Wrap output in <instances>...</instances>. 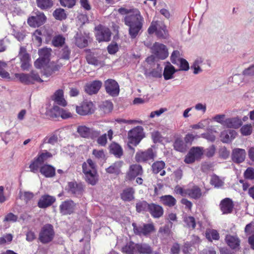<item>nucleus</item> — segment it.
Listing matches in <instances>:
<instances>
[{
    "mask_svg": "<svg viewBox=\"0 0 254 254\" xmlns=\"http://www.w3.org/2000/svg\"><path fill=\"white\" fill-rule=\"evenodd\" d=\"M133 230L135 235L141 236H147L155 231V228L153 223L145 224L137 226L135 223L132 224Z\"/></svg>",
    "mask_w": 254,
    "mask_h": 254,
    "instance_id": "nucleus-6",
    "label": "nucleus"
},
{
    "mask_svg": "<svg viewBox=\"0 0 254 254\" xmlns=\"http://www.w3.org/2000/svg\"><path fill=\"white\" fill-rule=\"evenodd\" d=\"M34 194L33 192L30 191H20L19 192V198L22 200H24L26 203H27L30 200H31L34 197Z\"/></svg>",
    "mask_w": 254,
    "mask_h": 254,
    "instance_id": "nucleus-50",
    "label": "nucleus"
},
{
    "mask_svg": "<svg viewBox=\"0 0 254 254\" xmlns=\"http://www.w3.org/2000/svg\"><path fill=\"white\" fill-rule=\"evenodd\" d=\"M135 190L132 187L124 189L120 194L121 198L124 201H131L134 199Z\"/></svg>",
    "mask_w": 254,
    "mask_h": 254,
    "instance_id": "nucleus-29",
    "label": "nucleus"
},
{
    "mask_svg": "<svg viewBox=\"0 0 254 254\" xmlns=\"http://www.w3.org/2000/svg\"><path fill=\"white\" fill-rule=\"evenodd\" d=\"M55 201L56 198L54 196L44 194L39 199L37 206L40 208L45 209L51 206Z\"/></svg>",
    "mask_w": 254,
    "mask_h": 254,
    "instance_id": "nucleus-21",
    "label": "nucleus"
},
{
    "mask_svg": "<svg viewBox=\"0 0 254 254\" xmlns=\"http://www.w3.org/2000/svg\"><path fill=\"white\" fill-rule=\"evenodd\" d=\"M246 156V152L245 149L237 148L232 150L231 158L234 162L239 164L245 161Z\"/></svg>",
    "mask_w": 254,
    "mask_h": 254,
    "instance_id": "nucleus-22",
    "label": "nucleus"
},
{
    "mask_svg": "<svg viewBox=\"0 0 254 254\" xmlns=\"http://www.w3.org/2000/svg\"><path fill=\"white\" fill-rule=\"evenodd\" d=\"M111 36V31L108 28L105 27H100L96 34V40L99 42L109 41Z\"/></svg>",
    "mask_w": 254,
    "mask_h": 254,
    "instance_id": "nucleus-18",
    "label": "nucleus"
},
{
    "mask_svg": "<svg viewBox=\"0 0 254 254\" xmlns=\"http://www.w3.org/2000/svg\"><path fill=\"white\" fill-rule=\"evenodd\" d=\"M86 52L85 59L88 64L94 66H102L103 64V62L97 54L91 52L89 49L86 50Z\"/></svg>",
    "mask_w": 254,
    "mask_h": 254,
    "instance_id": "nucleus-20",
    "label": "nucleus"
},
{
    "mask_svg": "<svg viewBox=\"0 0 254 254\" xmlns=\"http://www.w3.org/2000/svg\"><path fill=\"white\" fill-rule=\"evenodd\" d=\"M35 14V16H31L28 18L27 23L30 27H38L45 23L47 17L43 12L38 10Z\"/></svg>",
    "mask_w": 254,
    "mask_h": 254,
    "instance_id": "nucleus-9",
    "label": "nucleus"
},
{
    "mask_svg": "<svg viewBox=\"0 0 254 254\" xmlns=\"http://www.w3.org/2000/svg\"><path fill=\"white\" fill-rule=\"evenodd\" d=\"M75 43L77 47L82 48L88 45V40L86 37L82 34L77 33L75 37Z\"/></svg>",
    "mask_w": 254,
    "mask_h": 254,
    "instance_id": "nucleus-38",
    "label": "nucleus"
},
{
    "mask_svg": "<svg viewBox=\"0 0 254 254\" xmlns=\"http://www.w3.org/2000/svg\"><path fill=\"white\" fill-rule=\"evenodd\" d=\"M176 71L175 67L170 64L166 65L163 72L164 79L167 80L172 78L173 75Z\"/></svg>",
    "mask_w": 254,
    "mask_h": 254,
    "instance_id": "nucleus-40",
    "label": "nucleus"
},
{
    "mask_svg": "<svg viewBox=\"0 0 254 254\" xmlns=\"http://www.w3.org/2000/svg\"><path fill=\"white\" fill-rule=\"evenodd\" d=\"M76 203L72 200H65L60 205V211L62 215H66L73 213L75 210Z\"/></svg>",
    "mask_w": 254,
    "mask_h": 254,
    "instance_id": "nucleus-15",
    "label": "nucleus"
},
{
    "mask_svg": "<svg viewBox=\"0 0 254 254\" xmlns=\"http://www.w3.org/2000/svg\"><path fill=\"white\" fill-rule=\"evenodd\" d=\"M40 172L46 178H52L56 175V169L51 165L44 164L41 166Z\"/></svg>",
    "mask_w": 254,
    "mask_h": 254,
    "instance_id": "nucleus-25",
    "label": "nucleus"
},
{
    "mask_svg": "<svg viewBox=\"0 0 254 254\" xmlns=\"http://www.w3.org/2000/svg\"><path fill=\"white\" fill-rule=\"evenodd\" d=\"M137 244L129 242L122 248V252L127 254H136Z\"/></svg>",
    "mask_w": 254,
    "mask_h": 254,
    "instance_id": "nucleus-36",
    "label": "nucleus"
},
{
    "mask_svg": "<svg viewBox=\"0 0 254 254\" xmlns=\"http://www.w3.org/2000/svg\"><path fill=\"white\" fill-rule=\"evenodd\" d=\"M225 240L226 243L232 250H239L241 240L237 235H227Z\"/></svg>",
    "mask_w": 254,
    "mask_h": 254,
    "instance_id": "nucleus-23",
    "label": "nucleus"
},
{
    "mask_svg": "<svg viewBox=\"0 0 254 254\" xmlns=\"http://www.w3.org/2000/svg\"><path fill=\"white\" fill-rule=\"evenodd\" d=\"M62 109L58 106H54L49 111V114L51 118H57L60 117Z\"/></svg>",
    "mask_w": 254,
    "mask_h": 254,
    "instance_id": "nucleus-53",
    "label": "nucleus"
},
{
    "mask_svg": "<svg viewBox=\"0 0 254 254\" xmlns=\"http://www.w3.org/2000/svg\"><path fill=\"white\" fill-rule=\"evenodd\" d=\"M36 157L43 164H44V162L47 161L48 159L52 158L53 155L48 151L44 150L43 152L39 153Z\"/></svg>",
    "mask_w": 254,
    "mask_h": 254,
    "instance_id": "nucleus-52",
    "label": "nucleus"
},
{
    "mask_svg": "<svg viewBox=\"0 0 254 254\" xmlns=\"http://www.w3.org/2000/svg\"><path fill=\"white\" fill-rule=\"evenodd\" d=\"M52 50L51 48L45 47L38 50L39 58L34 62V66L36 68H40L42 64L50 62V57L51 54Z\"/></svg>",
    "mask_w": 254,
    "mask_h": 254,
    "instance_id": "nucleus-7",
    "label": "nucleus"
},
{
    "mask_svg": "<svg viewBox=\"0 0 254 254\" xmlns=\"http://www.w3.org/2000/svg\"><path fill=\"white\" fill-rule=\"evenodd\" d=\"M66 190L68 192L78 196L83 194L84 186L81 183H77L76 181L69 182L67 184Z\"/></svg>",
    "mask_w": 254,
    "mask_h": 254,
    "instance_id": "nucleus-13",
    "label": "nucleus"
},
{
    "mask_svg": "<svg viewBox=\"0 0 254 254\" xmlns=\"http://www.w3.org/2000/svg\"><path fill=\"white\" fill-rule=\"evenodd\" d=\"M58 138L57 135L52 134L46 136L43 141L44 143H49L54 145L58 142Z\"/></svg>",
    "mask_w": 254,
    "mask_h": 254,
    "instance_id": "nucleus-55",
    "label": "nucleus"
},
{
    "mask_svg": "<svg viewBox=\"0 0 254 254\" xmlns=\"http://www.w3.org/2000/svg\"><path fill=\"white\" fill-rule=\"evenodd\" d=\"M160 199L164 205L169 207H173L177 202L175 198L171 195H162L160 197Z\"/></svg>",
    "mask_w": 254,
    "mask_h": 254,
    "instance_id": "nucleus-34",
    "label": "nucleus"
},
{
    "mask_svg": "<svg viewBox=\"0 0 254 254\" xmlns=\"http://www.w3.org/2000/svg\"><path fill=\"white\" fill-rule=\"evenodd\" d=\"M90 129L85 126H79L77 128V132L81 137L89 138Z\"/></svg>",
    "mask_w": 254,
    "mask_h": 254,
    "instance_id": "nucleus-43",
    "label": "nucleus"
},
{
    "mask_svg": "<svg viewBox=\"0 0 254 254\" xmlns=\"http://www.w3.org/2000/svg\"><path fill=\"white\" fill-rule=\"evenodd\" d=\"M93 104L90 101H83L79 106H76V113L81 116L92 114L93 111Z\"/></svg>",
    "mask_w": 254,
    "mask_h": 254,
    "instance_id": "nucleus-14",
    "label": "nucleus"
},
{
    "mask_svg": "<svg viewBox=\"0 0 254 254\" xmlns=\"http://www.w3.org/2000/svg\"><path fill=\"white\" fill-rule=\"evenodd\" d=\"M151 51L156 57L159 59L164 60L169 55L166 46L159 42H155L153 44Z\"/></svg>",
    "mask_w": 254,
    "mask_h": 254,
    "instance_id": "nucleus-8",
    "label": "nucleus"
},
{
    "mask_svg": "<svg viewBox=\"0 0 254 254\" xmlns=\"http://www.w3.org/2000/svg\"><path fill=\"white\" fill-rule=\"evenodd\" d=\"M15 76L16 77L18 78L22 83L25 84H32L30 73H16Z\"/></svg>",
    "mask_w": 254,
    "mask_h": 254,
    "instance_id": "nucleus-46",
    "label": "nucleus"
},
{
    "mask_svg": "<svg viewBox=\"0 0 254 254\" xmlns=\"http://www.w3.org/2000/svg\"><path fill=\"white\" fill-rule=\"evenodd\" d=\"M216 147L215 145H211L204 150V154L208 158L212 157L214 155Z\"/></svg>",
    "mask_w": 254,
    "mask_h": 254,
    "instance_id": "nucleus-61",
    "label": "nucleus"
},
{
    "mask_svg": "<svg viewBox=\"0 0 254 254\" xmlns=\"http://www.w3.org/2000/svg\"><path fill=\"white\" fill-rule=\"evenodd\" d=\"M60 1L63 6L70 8L75 5L76 0H60Z\"/></svg>",
    "mask_w": 254,
    "mask_h": 254,
    "instance_id": "nucleus-60",
    "label": "nucleus"
},
{
    "mask_svg": "<svg viewBox=\"0 0 254 254\" xmlns=\"http://www.w3.org/2000/svg\"><path fill=\"white\" fill-rule=\"evenodd\" d=\"M18 57L21 62V67L23 70L28 69L30 64V57L27 52L26 48L20 47L18 54Z\"/></svg>",
    "mask_w": 254,
    "mask_h": 254,
    "instance_id": "nucleus-16",
    "label": "nucleus"
},
{
    "mask_svg": "<svg viewBox=\"0 0 254 254\" xmlns=\"http://www.w3.org/2000/svg\"><path fill=\"white\" fill-rule=\"evenodd\" d=\"M225 123L228 127L238 128L242 125L243 122L239 118L235 117L226 119Z\"/></svg>",
    "mask_w": 254,
    "mask_h": 254,
    "instance_id": "nucleus-33",
    "label": "nucleus"
},
{
    "mask_svg": "<svg viewBox=\"0 0 254 254\" xmlns=\"http://www.w3.org/2000/svg\"><path fill=\"white\" fill-rule=\"evenodd\" d=\"M143 173L142 166L139 164H132L129 166L127 172L125 180L127 181H131L139 176H141Z\"/></svg>",
    "mask_w": 254,
    "mask_h": 254,
    "instance_id": "nucleus-12",
    "label": "nucleus"
},
{
    "mask_svg": "<svg viewBox=\"0 0 254 254\" xmlns=\"http://www.w3.org/2000/svg\"><path fill=\"white\" fill-rule=\"evenodd\" d=\"M85 166V164H84ZM85 180L86 182L92 186L96 185L98 181V175L96 169L92 171H88L86 168L84 167Z\"/></svg>",
    "mask_w": 254,
    "mask_h": 254,
    "instance_id": "nucleus-26",
    "label": "nucleus"
},
{
    "mask_svg": "<svg viewBox=\"0 0 254 254\" xmlns=\"http://www.w3.org/2000/svg\"><path fill=\"white\" fill-rule=\"evenodd\" d=\"M162 68L160 65L157 64V67L153 69L149 73V75L155 78H160L162 77Z\"/></svg>",
    "mask_w": 254,
    "mask_h": 254,
    "instance_id": "nucleus-54",
    "label": "nucleus"
},
{
    "mask_svg": "<svg viewBox=\"0 0 254 254\" xmlns=\"http://www.w3.org/2000/svg\"><path fill=\"white\" fill-rule=\"evenodd\" d=\"M156 157V153L152 148L145 150H139L135 154V160L138 163L153 162Z\"/></svg>",
    "mask_w": 254,
    "mask_h": 254,
    "instance_id": "nucleus-5",
    "label": "nucleus"
},
{
    "mask_svg": "<svg viewBox=\"0 0 254 254\" xmlns=\"http://www.w3.org/2000/svg\"><path fill=\"white\" fill-rule=\"evenodd\" d=\"M121 14H127L124 18L125 24L128 27V34L131 39H135L142 31L144 18L137 8L128 9L124 7L119 9Z\"/></svg>",
    "mask_w": 254,
    "mask_h": 254,
    "instance_id": "nucleus-1",
    "label": "nucleus"
},
{
    "mask_svg": "<svg viewBox=\"0 0 254 254\" xmlns=\"http://www.w3.org/2000/svg\"><path fill=\"white\" fill-rule=\"evenodd\" d=\"M181 250L180 245L178 243H174L170 249L171 254H179Z\"/></svg>",
    "mask_w": 254,
    "mask_h": 254,
    "instance_id": "nucleus-64",
    "label": "nucleus"
},
{
    "mask_svg": "<svg viewBox=\"0 0 254 254\" xmlns=\"http://www.w3.org/2000/svg\"><path fill=\"white\" fill-rule=\"evenodd\" d=\"M190 151L196 160L200 159L203 154V148L201 147H193Z\"/></svg>",
    "mask_w": 254,
    "mask_h": 254,
    "instance_id": "nucleus-48",
    "label": "nucleus"
},
{
    "mask_svg": "<svg viewBox=\"0 0 254 254\" xmlns=\"http://www.w3.org/2000/svg\"><path fill=\"white\" fill-rule=\"evenodd\" d=\"M54 18L58 20H65L67 17V14L63 8H59L55 9L53 13Z\"/></svg>",
    "mask_w": 254,
    "mask_h": 254,
    "instance_id": "nucleus-42",
    "label": "nucleus"
},
{
    "mask_svg": "<svg viewBox=\"0 0 254 254\" xmlns=\"http://www.w3.org/2000/svg\"><path fill=\"white\" fill-rule=\"evenodd\" d=\"M84 164H85V167L86 168L87 170L88 171H93V170H95L96 169V165L93 161V160L91 159H88L86 160V162H84L82 164V172L85 174L84 171Z\"/></svg>",
    "mask_w": 254,
    "mask_h": 254,
    "instance_id": "nucleus-51",
    "label": "nucleus"
},
{
    "mask_svg": "<svg viewBox=\"0 0 254 254\" xmlns=\"http://www.w3.org/2000/svg\"><path fill=\"white\" fill-rule=\"evenodd\" d=\"M181 59L179 51L176 50L173 52L171 56V61L173 64H179V62Z\"/></svg>",
    "mask_w": 254,
    "mask_h": 254,
    "instance_id": "nucleus-56",
    "label": "nucleus"
},
{
    "mask_svg": "<svg viewBox=\"0 0 254 254\" xmlns=\"http://www.w3.org/2000/svg\"><path fill=\"white\" fill-rule=\"evenodd\" d=\"M102 83L99 80H94L87 83L85 86V91L89 95L97 93L101 87Z\"/></svg>",
    "mask_w": 254,
    "mask_h": 254,
    "instance_id": "nucleus-24",
    "label": "nucleus"
},
{
    "mask_svg": "<svg viewBox=\"0 0 254 254\" xmlns=\"http://www.w3.org/2000/svg\"><path fill=\"white\" fill-rule=\"evenodd\" d=\"M234 203L232 199L229 197H226L220 202L219 208L223 214H228L231 213L234 209Z\"/></svg>",
    "mask_w": 254,
    "mask_h": 254,
    "instance_id": "nucleus-17",
    "label": "nucleus"
},
{
    "mask_svg": "<svg viewBox=\"0 0 254 254\" xmlns=\"http://www.w3.org/2000/svg\"><path fill=\"white\" fill-rule=\"evenodd\" d=\"M147 32L149 35L155 33L159 39H167L169 37L167 26L163 22L160 21L153 20L147 29Z\"/></svg>",
    "mask_w": 254,
    "mask_h": 254,
    "instance_id": "nucleus-2",
    "label": "nucleus"
},
{
    "mask_svg": "<svg viewBox=\"0 0 254 254\" xmlns=\"http://www.w3.org/2000/svg\"><path fill=\"white\" fill-rule=\"evenodd\" d=\"M183 221L186 224L187 227L191 229H194L196 227V222L195 218L193 216H185Z\"/></svg>",
    "mask_w": 254,
    "mask_h": 254,
    "instance_id": "nucleus-49",
    "label": "nucleus"
},
{
    "mask_svg": "<svg viewBox=\"0 0 254 254\" xmlns=\"http://www.w3.org/2000/svg\"><path fill=\"white\" fill-rule=\"evenodd\" d=\"M144 137L143 128L141 126H137L129 130L127 132L129 147L131 148L129 144L137 146Z\"/></svg>",
    "mask_w": 254,
    "mask_h": 254,
    "instance_id": "nucleus-3",
    "label": "nucleus"
},
{
    "mask_svg": "<svg viewBox=\"0 0 254 254\" xmlns=\"http://www.w3.org/2000/svg\"><path fill=\"white\" fill-rule=\"evenodd\" d=\"M245 179L250 180H254V168L248 167L244 173Z\"/></svg>",
    "mask_w": 254,
    "mask_h": 254,
    "instance_id": "nucleus-57",
    "label": "nucleus"
},
{
    "mask_svg": "<svg viewBox=\"0 0 254 254\" xmlns=\"http://www.w3.org/2000/svg\"><path fill=\"white\" fill-rule=\"evenodd\" d=\"M107 49L110 54L114 55L119 51V46L116 43L112 42L108 46Z\"/></svg>",
    "mask_w": 254,
    "mask_h": 254,
    "instance_id": "nucleus-58",
    "label": "nucleus"
},
{
    "mask_svg": "<svg viewBox=\"0 0 254 254\" xmlns=\"http://www.w3.org/2000/svg\"><path fill=\"white\" fill-rule=\"evenodd\" d=\"M123 164L122 161H118L112 164L111 166L106 169V171L109 174L119 175L121 172V168Z\"/></svg>",
    "mask_w": 254,
    "mask_h": 254,
    "instance_id": "nucleus-30",
    "label": "nucleus"
},
{
    "mask_svg": "<svg viewBox=\"0 0 254 254\" xmlns=\"http://www.w3.org/2000/svg\"><path fill=\"white\" fill-rule=\"evenodd\" d=\"M42 165L43 164L41 163V162H40L38 158L36 157L31 161L30 164L29 165L30 171L34 173L38 172V170L40 171V168Z\"/></svg>",
    "mask_w": 254,
    "mask_h": 254,
    "instance_id": "nucleus-45",
    "label": "nucleus"
},
{
    "mask_svg": "<svg viewBox=\"0 0 254 254\" xmlns=\"http://www.w3.org/2000/svg\"><path fill=\"white\" fill-rule=\"evenodd\" d=\"M148 212L154 219H159L162 217L164 213L163 207L155 203H150Z\"/></svg>",
    "mask_w": 254,
    "mask_h": 254,
    "instance_id": "nucleus-19",
    "label": "nucleus"
},
{
    "mask_svg": "<svg viewBox=\"0 0 254 254\" xmlns=\"http://www.w3.org/2000/svg\"><path fill=\"white\" fill-rule=\"evenodd\" d=\"M36 2L37 7L43 10H49L54 4L52 0H36Z\"/></svg>",
    "mask_w": 254,
    "mask_h": 254,
    "instance_id": "nucleus-37",
    "label": "nucleus"
},
{
    "mask_svg": "<svg viewBox=\"0 0 254 254\" xmlns=\"http://www.w3.org/2000/svg\"><path fill=\"white\" fill-rule=\"evenodd\" d=\"M55 235L53 226L51 224H46L41 228L39 233L38 239L41 243L46 244L53 240Z\"/></svg>",
    "mask_w": 254,
    "mask_h": 254,
    "instance_id": "nucleus-4",
    "label": "nucleus"
},
{
    "mask_svg": "<svg viewBox=\"0 0 254 254\" xmlns=\"http://www.w3.org/2000/svg\"><path fill=\"white\" fill-rule=\"evenodd\" d=\"M53 100L58 105L65 107L67 105L66 101L64 98V91L62 89L57 90L53 96Z\"/></svg>",
    "mask_w": 254,
    "mask_h": 254,
    "instance_id": "nucleus-32",
    "label": "nucleus"
},
{
    "mask_svg": "<svg viewBox=\"0 0 254 254\" xmlns=\"http://www.w3.org/2000/svg\"><path fill=\"white\" fill-rule=\"evenodd\" d=\"M152 249L151 247L147 244H137L136 254H151Z\"/></svg>",
    "mask_w": 254,
    "mask_h": 254,
    "instance_id": "nucleus-35",
    "label": "nucleus"
},
{
    "mask_svg": "<svg viewBox=\"0 0 254 254\" xmlns=\"http://www.w3.org/2000/svg\"><path fill=\"white\" fill-rule=\"evenodd\" d=\"M187 195L194 199H198L202 195L200 188L196 185L193 186L192 188L186 189Z\"/></svg>",
    "mask_w": 254,
    "mask_h": 254,
    "instance_id": "nucleus-28",
    "label": "nucleus"
},
{
    "mask_svg": "<svg viewBox=\"0 0 254 254\" xmlns=\"http://www.w3.org/2000/svg\"><path fill=\"white\" fill-rule=\"evenodd\" d=\"M62 66V64H58L54 62H50L42 64V65L38 69H41V73L46 77H49L56 71H58Z\"/></svg>",
    "mask_w": 254,
    "mask_h": 254,
    "instance_id": "nucleus-10",
    "label": "nucleus"
},
{
    "mask_svg": "<svg viewBox=\"0 0 254 254\" xmlns=\"http://www.w3.org/2000/svg\"><path fill=\"white\" fill-rule=\"evenodd\" d=\"M92 154L95 157V158L98 159H103L105 157V155L103 150H97L93 149L92 151Z\"/></svg>",
    "mask_w": 254,
    "mask_h": 254,
    "instance_id": "nucleus-63",
    "label": "nucleus"
},
{
    "mask_svg": "<svg viewBox=\"0 0 254 254\" xmlns=\"http://www.w3.org/2000/svg\"><path fill=\"white\" fill-rule=\"evenodd\" d=\"M205 237L210 242H212L213 240H218L220 238L219 233L215 229L206 230Z\"/></svg>",
    "mask_w": 254,
    "mask_h": 254,
    "instance_id": "nucleus-41",
    "label": "nucleus"
},
{
    "mask_svg": "<svg viewBox=\"0 0 254 254\" xmlns=\"http://www.w3.org/2000/svg\"><path fill=\"white\" fill-rule=\"evenodd\" d=\"M165 166V163L163 161H157L152 165V170L153 173L158 174L160 173L161 176H164L166 174L165 171L163 170Z\"/></svg>",
    "mask_w": 254,
    "mask_h": 254,
    "instance_id": "nucleus-31",
    "label": "nucleus"
},
{
    "mask_svg": "<svg viewBox=\"0 0 254 254\" xmlns=\"http://www.w3.org/2000/svg\"><path fill=\"white\" fill-rule=\"evenodd\" d=\"M109 152L116 158H120L124 154L122 146L117 142H112L109 146Z\"/></svg>",
    "mask_w": 254,
    "mask_h": 254,
    "instance_id": "nucleus-27",
    "label": "nucleus"
},
{
    "mask_svg": "<svg viewBox=\"0 0 254 254\" xmlns=\"http://www.w3.org/2000/svg\"><path fill=\"white\" fill-rule=\"evenodd\" d=\"M97 142L100 146H105L107 143V136L106 133L99 136L97 139Z\"/></svg>",
    "mask_w": 254,
    "mask_h": 254,
    "instance_id": "nucleus-62",
    "label": "nucleus"
},
{
    "mask_svg": "<svg viewBox=\"0 0 254 254\" xmlns=\"http://www.w3.org/2000/svg\"><path fill=\"white\" fill-rule=\"evenodd\" d=\"M150 203L145 200L138 201L136 203V211L138 213H144L149 211Z\"/></svg>",
    "mask_w": 254,
    "mask_h": 254,
    "instance_id": "nucleus-39",
    "label": "nucleus"
},
{
    "mask_svg": "<svg viewBox=\"0 0 254 254\" xmlns=\"http://www.w3.org/2000/svg\"><path fill=\"white\" fill-rule=\"evenodd\" d=\"M174 149L178 151L183 152L186 150L187 146L184 141L180 138H177L174 142Z\"/></svg>",
    "mask_w": 254,
    "mask_h": 254,
    "instance_id": "nucleus-44",
    "label": "nucleus"
},
{
    "mask_svg": "<svg viewBox=\"0 0 254 254\" xmlns=\"http://www.w3.org/2000/svg\"><path fill=\"white\" fill-rule=\"evenodd\" d=\"M106 92L112 97H116L120 93V86L118 82L114 79H109L105 82Z\"/></svg>",
    "mask_w": 254,
    "mask_h": 254,
    "instance_id": "nucleus-11",
    "label": "nucleus"
},
{
    "mask_svg": "<svg viewBox=\"0 0 254 254\" xmlns=\"http://www.w3.org/2000/svg\"><path fill=\"white\" fill-rule=\"evenodd\" d=\"M240 131L243 135H249L252 132V126L251 125H244L241 128Z\"/></svg>",
    "mask_w": 254,
    "mask_h": 254,
    "instance_id": "nucleus-59",
    "label": "nucleus"
},
{
    "mask_svg": "<svg viewBox=\"0 0 254 254\" xmlns=\"http://www.w3.org/2000/svg\"><path fill=\"white\" fill-rule=\"evenodd\" d=\"M65 43V38L62 35L55 36L52 39V45L55 47L63 46Z\"/></svg>",
    "mask_w": 254,
    "mask_h": 254,
    "instance_id": "nucleus-47",
    "label": "nucleus"
}]
</instances>
